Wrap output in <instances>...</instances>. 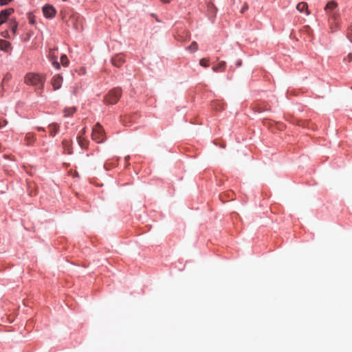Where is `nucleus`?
Returning <instances> with one entry per match:
<instances>
[{"label": "nucleus", "instance_id": "22", "mask_svg": "<svg viewBox=\"0 0 352 352\" xmlns=\"http://www.w3.org/2000/svg\"><path fill=\"white\" fill-rule=\"evenodd\" d=\"M54 129H53V131H51V133L54 135V133H56V126H54Z\"/></svg>", "mask_w": 352, "mask_h": 352}, {"label": "nucleus", "instance_id": "17", "mask_svg": "<svg viewBox=\"0 0 352 352\" xmlns=\"http://www.w3.org/2000/svg\"><path fill=\"white\" fill-rule=\"evenodd\" d=\"M29 19H30V23L31 24H34L35 23V20H34V16L32 14H30L29 16Z\"/></svg>", "mask_w": 352, "mask_h": 352}, {"label": "nucleus", "instance_id": "1", "mask_svg": "<svg viewBox=\"0 0 352 352\" xmlns=\"http://www.w3.org/2000/svg\"><path fill=\"white\" fill-rule=\"evenodd\" d=\"M25 84L32 86L43 85V78L41 75L35 73H28L24 78Z\"/></svg>", "mask_w": 352, "mask_h": 352}, {"label": "nucleus", "instance_id": "21", "mask_svg": "<svg viewBox=\"0 0 352 352\" xmlns=\"http://www.w3.org/2000/svg\"><path fill=\"white\" fill-rule=\"evenodd\" d=\"M3 124H2L1 122H0V128L2 126H5L7 124V121L6 120H3Z\"/></svg>", "mask_w": 352, "mask_h": 352}, {"label": "nucleus", "instance_id": "23", "mask_svg": "<svg viewBox=\"0 0 352 352\" xmlns=\"http://www.w3.org/2000/svg\"><path fill=\"white\" fill-rule=\"evenodd\" d=\"M160 1H162L163 3H170L172 0H160Z\"/></svg>", "mask_w": 352, "mask_h": 352}, {"label": "nucleus", "instance_id": "18", "mask_svg": "<svg viewBox=\"0 0 352 352\" xmlns=\"http://www.w3.org/2000/svg\"><path fill=\"white\" fill-rule=\"evenodd\" d=\"M54 67H56L57 69H59L60 68V65H59V63L57 62L56 60L54 61H53L52 63Z\"/></svg>", "mask_w": 352, "mask_h": 352}, {"label": "nucleus", "instance_id": "19", "mask_svg": "<svg viewBox=\"0 0 352 352\" xmlns=\"http://www.w3.org/2000/svg\"><path fill=\"white\" fill-rule=\"evenodd\" d=\"M1 35L4 38H8L9 37V34H8V31H5V32H2Z\"/></svg>", "mask_w": 352, "mask_h": 352}, {"label": "nucleus", "instance_id": "9", "mask_svg": "<svg viewBox=\"0 0 352 352\" xmlns=\"http://www.w3.org/2000/svg\"><path fill=\"white\" fill-rule=\"evenodd\" d=\"M338 4L335 1H331L329 2H328L325 6V10H333L334 8H336L337 7Z\"/></svg>", "mask_w": 352, "mask_h": 352}, {"label": "nucleus", "instance_id": "10", "mask_svg": "<svg viewBox=\"0 0 352 352\" xmlns=\"http://www.w3.org/2000/svg\"><path fill=\"white\" fill-rule=\"evenodd\" d=\"M76 111L75 107H72L64 110L65 116H68L73 114Z\"/></svg>", "mask_w": 352, "mask_h": 352}, {"label": "nucleus", "instance_id": "7", "mask_svg": "<svg viewBox=\"0 0 352 352\" xmlns=\"http://www.w3.org/2000/svg\"><path fill=\"white\" fill-rule=\"evenodd\" d=\"M62 82L63 78L61 76H58L54 77V78L52 80V85L54 87V89L55 90L59 89L61 87Z\"/></svg>", "mask_w": 352, "mask_h": 352}, {"label": "nucleus", "instance_id": "12", "mask_svg": "<svg viewBox=\"0 0 352 352\" xmlns=\"http://www.w3.org/2000/svg\"><path fill=\"white\" fill-rule=\"evenodd\" d=\"M60 63L63 66H67L69 63V60L66 55H63L60 57Z\"/></svg>", "mask_w": 352, "mask_h": 352}, {"label": "nucleus", "instance_id": "25", "mask_svg": "<svg viewBox=\"0 0 352 352\" xmlns=\"http://www.w3.org/2000/svg\"><path fill=\"white\" fill-rule=\"evenodd\" d=\"M85 129H82V134H85Z\"/></svg>", "mask_w": 352, "mask_h": 352}, {"label": "nucleus", "instance_id": "14", "mask_svg": "<svg viewBox=\"0 0 352 352\" xmlns=\"http://www.w3.org/2000/svg\"><path fill=\"white\" fill-rule=\"evenodd\" d=\"M208 59L202 58L200 60L199 63H200V65H201L203 67H208Z\"/></svg>", "mask_w": 352, "mask_h": 352}, {"label": "nucleus", "instance_id": "2", "mask_svg": "<svg viewBox=\"0 0 352 352\" xmlns=\"http://www.w3.org/2000/svg\"><path fill=\"white\" fill-rule=\"evenodd\" d=\"M122 96V91L119 88L111 90L104 97V102L107 104H116Z\"/></svg>", "mask_w": 352, "mask_h": 352}, {"label": "nucleus", "instance_id": "6", "mask_svg": "<svg viewBox=\"0 0 352 352\" xmlns=\"http://www.w3.org/2000/svg\"><path fill=\"white\" fill-rule=\"evenodd\" d=\"M296 9L300 12H302L304 10L305 11L307 15H309L310 14V12L308 9V5L305 2H300L299 3L297 6Z\"/></svg>", "mask_w": 352, "mask_h": 352}, {"label": "nucleus", "instance_id": "4", "mask_svg": "<svg viewBox=\"0 0 352 352\" xmlns=\"http://www.w3.org/2000/svg\"><path fill=\"white\" fill-rule=\"evenodd\" d=\"M42 10H43V15L46 18H50V19L53 18L56 14V10L54 8V7L50 4L45 5L43 7Z\"/></svg>", "mask_w": 352, "mask_h": 352}, {"label": "nucleus", "instance_id": "5", "mask_svg": "<svg viewBox=\"0 0 352 352\" xmlns=\"http://www.w3.org/2000/svg\"><path fill=\"white\" fill-rule=\"evenodd\" d=\"M14 10L12 8H8L2 10L0 12V25L3 24L8 19V17L13 13Z\"/></svg>", "mask_w": 352, "mask_h": 352}, {"label": "nucleus", "instance_id": "13", "mask_svg": "<svg viewBox=\"0 0 352 352\" xmlns=\"http://www.w3.org/2000/svg\"><path fill=\"white\" fill-rule=\"evenodd\" d=\"M225 65H226L225 62H222L218 66L213 67L212 70L214 72H217V71H218L219 69L223 68L225 67Z\"/></svg>", "mask_w": 352, "mask_h": 352}, {"label": "nucleus", "instance_id": "11", "mask_svg": "<svg viewBox=\"0 0 352 352\" xmlns=\"http://www.w3.org/2000/svg\"><path fill=\"white\" fill-rule=\"evenodd\" d=\"M78 142L82 148L87 147V142L81 136L78 137Z\"/></svg>", "mask_w": 352, "mask_h": 352}, {"label": "nucleus", "instance_id": "8", "mask_svg": "<svg viewBox=\"0 0 352 352\" xmlns=\"http://www.w3.org/2000/svg\"><path fill=\"white\" fill-rule=\"evenodd\" d=\"M11 46V43L9 41L5 40H0V50L3 51H8Z\"/></svg>", "mask_w": 352, "mask_h": 352}, {"label": "nucleus", "instance_id": "20", "mask_svg": "<svg viewBox=\"0 0 352 352\" xmlns=\"http://www.w3.org/2000/svg\"><path fill=\"white\" fill-rule=\"evenodd\" d=\"M16 28H17V25L16 24H15L14 25H13L12 27V31L13 32V33H16Z\"/></svg>", "mask_w": 352, "mask_h": 352}, {"label": "nucleus", "instance_id": "3", "mask_svg": "<svg viewBox=\"0 0 352 352\" xmlns=\"http://www.w3.org/2000/svg\"><path fill=\"white\" fill-rule=\"evenodd\" d=\"M91 136L92 139L98 143L103 142L104 131L99 123H97L93 128Z\"/></svg>", "mask_w": 352, "mask_h": 352}, {"label": "nucleus", "instance_id": "15", "mask_svg": "<svg viewBox=\"0 0 352 352\" xmlns=\"http://www.w3.org/2000/svg\"><path fill=\"white\" fill-rule=\"evenodd\" d=\"M190 49L192 51H193V52L197 51V49H198V47H197V43H196V42H193V43H192V44H191V45H190Z\"/></svg>", "mask_w": 352, "mask_h": 352}, {"label": "nucleus", "instance_id": "26", "mask_svg": "<svg viewBox=\"0 0 352 352\" xmlns=\"http://www.w3.org/2000/svg\"><path fill=\"white\" fill-rule=\"evenodd\" d=\"M75 175H76V176H78V173H77V172H75Z\"/></svg>", "mask_w": 352, "mask_h": 352}, {"label": "nucleus", "instance_id": "16", "mask_svg": "<svg viewBox=\"0 0 352 352\" xmlns=\"http://www.w3.org/2000/svg\"><path fill=\"white\" fill-rule=\"evenodd\" d=\"M12 0H0V6H6Z\"/></svg>", "mask_w": 352, "mask_h": 352}, {"label": "nucleus", "instance_id": "24", "mask_svg": "<svg viewBox=\"0 0 352 352\" xmlns=\"http://www.w3.org/2000/svg\"><path fill=\"white\" fill-rule=\"evenodd\" d=\"M248 9V6L245 5L244 6V7L243 8L242 10H241V12H243L245 10H246Z\"/></svg>", "mask_w": 352, "mask_h": 352}]
</instances>
